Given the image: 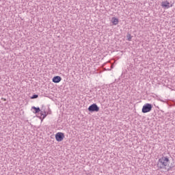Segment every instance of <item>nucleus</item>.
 <instances>
[{"label":"nucleus","instance_id":"9d476101","mask_svg":"<svg viewBox=\"0 0 175 175\" xmlns=\"http://www.w3.org/2000/svg\"><path fill=\"white\" fill-rule=\"evenodd\" d=\"M41 116H42V118L44 119L46 117V112H41Z\"/></svg>","mask_w":175,"mask_h":175},{"label":"nucleus","instance_id":"0eeeda50","mask_svg":"<svg viewBox=\"0 0 175 175\" xmlns=\"http://www.w3.org/2000/svg\"><path fill=\"white\" fill-rule=\"evenodd\" d=\"M111 21L113 25H117L118 24V18H117L116 17H113L111 18Z\"/></svg>","mask_w":175,"mask_h":175},{"label":"nucleus","instance_id":"20e7f679","mask_svg":"<svg viewBox=\"0 0 175 175\" xmlns=\"http://www.w3.org/2000/svg\"><path fill=\"white\" fill-rule=\"evenodd\" d=\"M65 137V135L63 133H57L55 135V139L57 142H62Z\"/></svg>","mask_w":175,"mask_h":175},{"label":"nucleus","instance_id":"1a4fd4ad","mask_svg":"<svg viewBox=\"0 0 175 175\" xmlns=\"http://www.w3.org/2000/svg\"><path fill=\"white\" fill-rule=\"evenodd\" d=\"M126 38L129 42H131L132 40V36H131V34H127Z\"/></svg>","mask_w":175,"mask_h":175},{"label":"nucleus","instance_id":"f03ea898","mask_svg":"<svg viewBox=\"0 0 175 175\" xmlns=\"http://www.w3.org/2000/svg\"><path fill=\"white\" fill-rule=\"evenodd\" d=\"M152 105L150 103L145 104L142 107V113H150V111L152 110Z\"/></svg>","mask_w":175,"mask_h":175},{"label":"nucleus","instance_id":"7ed1b4c3","mask_svg":"<svg viewBox=\"0 0 175 175\" xmlns=\"http://www.w3.org/2000/svg\"><path fill=\"white\" fill-rule=\"evenodd\" d=\"M161 6L163 9H170V8H173V4H170L168 1H164L161 3Z\"/></svg>","mask_w":175,"mask_h":175},{"label":"nucleus","instance_id":"9b49d317","mask_svg":"<svg viewBox=\"0 0 175 175\" xmlns=\"http://www.w3.org/2000/svg\"><path fill=\"white\" fill-rule=\"evenodd\" d=\"M39 96L38 95V94H33L32 96H31V99H36V98H38Z\"/></svg>","mask_w":175,"mask_h":175},{"label":"nucleus","instance_id":"423d86ee","mask_svg":"<svg viewBox=\"0 0 175 175\" xmlns=\"http://www.w3.org/2000/svg\"><path fill=\"white\" fill-rule=\"evenodd\" d=\"M52 80H53V83H59V81H61L62 79H61V77L56 76V77H54Z\"/></svg>","mask_w":175,"mask_h":175},{"label":"nucleus","instance_id":"6e6552de","mask_svg":"<svg viewBox=\"0 0 175 175\" xmlns=\"http://www.w3.org/2000/svg\"><path fill=\"white\" fill-rule=\"evenodd\" d=\"M31 109H33V110H35V113L36 114V113H39L40 111V108L39 107H32Z\"/></svg>","mask_w":175,"mask_h":175},{"label":"nucleus","instance_id":"f257e3e1","mask_svg":"<svg viewBox=\"0 0 175 175\" xmlns=\"http://www.w3.org/2000/svg\"><path fill=\"white\" fill-rule=\"evenodd\" d=\"M157 167L159 169H162L163 170H167V172H169L170 169V160L169 159V157L163 156L161 158H160L158 160L157 162Z\"/></svg>","mask_w":175,"mask_h":175},{"label":"nucleus","instance_id":"f8f14e48","mask_svg":"<svg viewBox=\"0 0 175 175\" xmlns=\"http://www.w3.org/2000/svg\"><path fill=\"white\" fill-rule=\"evenodd\" d=\"M2 99H3V100H6V99H5V98H2Z\"/></svg>","mask_w":175,"mask_h":175},{"label":"nucleus","instance_id":"39448f33","mask_svg":"<svg viewBox=\"0 0 175 175\" xmlns=\"http://www.w3.org/2000/svg\"><path fill=\"white\" fill-rule=\"evenodd\" d=\"M89 111H99V107L96 104H92L88 107Z\"/></svg>","mask_w":175,"mask_h":175}]
</instances>
